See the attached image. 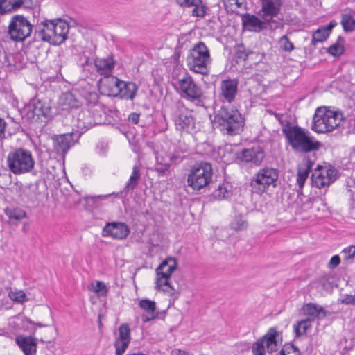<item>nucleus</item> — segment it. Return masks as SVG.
<instances>
[{
  "instance_id": "obj_53",
  "label": "nucleus",
  "mask_w": 355,
  "mask_h": 355,
  "mask_svg": "<svg viewBox=\"0 0 355 355\" xmlns=\"http://www.w3.org/2000/svg\"><path fill=\"white\" fill-rule=\"evenodd\" d=\"M313 164L314 162L309 157H306L303 159L302 166L299 168L308 173H310Z\"/></svg>"
},
{
  "instance_id": "obj_39",
  "label": "nucleus",
  "mask_w": 355,
  "mask_h": 355,
  "mask_svg": "<svg viewBox=\"0 0 355 355\" xmlns=\"http://www.w3.org/2000/svg\"><path fill=\"white\" fill-rule=\"evenodd\" d=\"M171 167V163L165 160L163 157L156 156V164L155 166V171H157L159 175H164L166 171H168Z\"/></svg>"
},
{
  "instance_id": "obj_2",
  "label": "nucleus",
  "mask_w": 355,
  "mask_h": 355,
  "mask_svg": "<svg viewBox=\"0 0 355 355\" xmlns=\"http://www.w3.org/2000/svg\"><path fill=\"white\" fill-rule=\"evenodd\" d=\"M214 123L220 131L235 135L243 130L244 119L238 110L222 106L215 114Z\"/></svg>"
},
{
  "instance_id": "obj_15",
  "label": "nucleus",
  "mask_w": 355,
  "mask_h": 355,
  "mask_svg": "<svg viewBox=\"0 0 355 355\" xmlns=\"http://www.w3.org/2000/svg\"><path fill=\"white\" fill-rule=\"evenodd\" d=\"M266 157L262 147L259 145L249 148H243L236 153V159L240 164H250L256 166H260Z\"/></svg>"
},
{
  "instance_id": "obj_38",
  "label": "nucleus",
  "mask_w": 355,
  "mask_h": 355,
  "mask_svg": "<svg viewBox=\"0 0 355 355\" xmlns=\"http://www.w3.org/2000/svg\"><path fill=\"white\" fill-rule=\"evenodd\" d=\"M4 211L10 220H19L26 217V211L19 207H7L5 209Z\"/></svg>"
},
{
  "instance_id": "obj_5",
  "label": "nucleus",
  "mask_w": 355,
  "mask_h": 355,
  "mask_svg": "<svg viewBox=\"0 0 355 355\" xmlns=\"http://www.w3.org/2000/svg\"><path fill=\"white\" fill-rule=\"evenodd\" d=\"M213 168L210 163L200 162L192 166L187 177L188 186L195 191L212 187Z\"/></svg>"
},
{
  "instance_id": "obj_29",
  "label": "nucleus",
  "mask_w": 355,
  "mask_h": 355,
  "mask_svg": "<svg viewBox=\"0 0 355 355\" xmlns=\"http://www.w3.org/2000/svg\"><path fill=\"white\" fill-rule=\"evenodd\" d=\"M94 62L97 72L101 75H104L106 78L105 81L108 79V78L112 76H110V74L111 73L115 64L112 56H109L106 58H96ZM105 83L104 84L105 85Z\"/></svg>"
},
{
  "instance_id": "obj_51",
  "label": "nucleus",
  "mask_w": 355,
  "mask_h": 355,
  "mask_svg": "<svg viewBox=\"0 0 355 355\" xmlns=\"http://www.w3.org/2000/svg\"><path fill=\"white\" fill-rule=\"evenodd\" d=\"M281 48L286 52H291L295 46L290 41L287 35H283L280 39Z\"/></svg>"
},
{
  "instance_id": "obj_17",
  "label": "nucleus",
  "mask_w": 355,
  "mask_h": 355,
  "mask_svg": "<svg viewBox=\"0 0 355 355\" xmlns=\"http://www.w3.org/2000/svg\"><path fill=\"white\" fill-rule=\"evenodd\" d=\"M141 164H136L132 168V172L131 175L129 178L128 181L126 182L124 188L121 190L119 192H113L112 193L104 195V196H98L97 198H106L111 196H114L117 198L124 199L126 198L130 192L133 191L136 187H137L140 178H141Z\"/></svg>"
},
{
  "instance_id": "obj_64",
  "label": "nucleus",
  "mask_w": 355,
  "mask_h": 355,
  "mask_svg": "<svg viewBox=\"0 0 355 355\" xmlns=\"http://www.w3.org/2000/svg\"><path fill=\"white\" fill-rule=\"evenodd\" d=\"M173 353H175V355H187V353L186 351L180 350V349L173 351Z\"/></svg>"
},
{
  "instance_id": "obj_43",
  "label": "nucleus",
  "mask_w": 355,
  "mask_h": 355,
  "mask_svg": "<svg viewBox=\"0 0 355 355\" xmlns=\"http://www.w3.org/2000/svg\"><path fill=\"white\" fill-rule=\"evenodd\" d=\"M345 46L341 43L336 42L327 49V52L334 57H340L345 53Z\"/></svg>"
},
{
  "instance_id": "obj_7",
  "label": "nucleus",
  "mask_w": 355,
  "mask_h": 355,
  "mask_svg": "<svg viewBox=\"0 0 355 355\" xmlns=\"http://www.w3.org/2000/svg\"><path fill=\"white\" fill-rule=\"evenodd\" d=\"M187 62L191 71L202 75L208 74L211 59L209 50L203 42H198L190 50Z\"/></svg>"
},
{
  "instance_id": "obj_52",
  "label": "nucleus",
  "mask_w": 355,
  "mask_h": 355,
  "mask_svg": "<svg viewBox=\"0 0 355 355\" xmlns=\"http://www.w3.org/2000/svg\"><path fill=\"white\" fill-rule=\"evenodd\" d=\"M345 260L353 259L355 255V245H351L344 248L341 252Z\"/></svg>"
},
{
  "instance_id": "obj_11",
  "label": "nucleus",
  "mask_w": 355,
  "mask_h": 355,
  "mask_svg": "<svg viewBox=\"0 0 355 355\" xmlns=\"http://www.w3.org/2000/svg\"><path fill=\"white\" fill-rule=\"evenodd\" d=\"M338 177V170L334 166L318 165L311 176V184L319 189L324 188L334 183Z\"/></svg>"
},
{
  "instance_id": "obj_14",
  "label": "nucleus",
  "mask_w": 355,
  "mask_h": 355,
  "mask_svg": "<svg viewBox=\"0 0 355 355\" xmlns=\"http://www.w3.org/2000/svg\"><path fill=\"white\" fill-rule=\"evenodd\" d=\"M261 8L258 15L261 18H266L270 21L273 28H279L281 25L280 19L277 16L282 6L281 0H261Z\"/></svg>"
},
{
  "instance_id": "obj_24",
  "label": "nucleus",
  "mask_w": 355,
  "mask_h": 355,
  "mask_svg": "<svg viewBox=\"0 0 355 355\" xmlns=\"http://www.w3.org/2000/svg\"><path fill=\"white\" fill-rule=\"evenodd\" d=\"M51 20L45 19L33 27V40L42 41L53 45Z\"/></svg>"
},
{
  "instance_id": "obj_18",
  "label": "nucleus",
  "mask_w": 355,
  "mask_h": 355,
  "mask_svg": "<svg viewBox=\"0 0 355 355\" xmlns=\"http://www.w3.org/2000/svg\"><path fill=\"white\" fill-rule=\"evenodd\" d=\"M130 234L128 226L122 222L107 223L103 229L102 236L112 237L114 239L122 240Z\"/></svg>"
},
{
  "instance_id": "obj_30",
  "label": "nucleus",
  "mask_w": 355,
  "mask_h": 355,
  "mask_svg": "<svg viewBox=\"0 0 355 355\" xmlns=\"http://www.w3.org/2000/svg\"><path fill=\"white\" fill-rule=\"evenodd\" d=\"M337 25L338 23L335 20H331L328 24L319 26L312 33L314 40H318L319 42L326 41L331 33L332 29Z\"/></svg>"
},
{
  "instance_id": "obj_59",
  "label": "nucleus",
  "mask_w": 355,
  "mask_h": 355,
  "mask_svg": "<svg viewBox=\"0 0 355 355\" xmlns=\"http://www.w3.org/2000/svg\"><path fill=\"white\" fill-rule=\"evenodd\" d=\"M336 312L330 311L328 310H325L322 306L320 308V317H318L319 320L324 319L327 317L331 316L333 314H335Z\"/></svg>"
},
{
  "instance_id": "obj_4",
  "label": "nucleus",
  "mask_w": 355,
  "mask_h": 355,
  "mask_svg": "<svg viewBox=\"0 0 355 355\" xmlns=\"http://www.w3.org/2000/svg\"><path fill=\"white\" fill-rule=\"evenodd\" d=\"M279 171L278 168L265 166L260 168L251 178L250 187L253 193L262 195L269 187H277Z\"/></svg>"
},
{
  "instance_id": "obj_62",
  "label": "nucleus",
  "mask_w": 355,
  "mask_h": 355,
  "mask_svg": "<svg viewBox=\"0 0 355 355\" xmlns=\"http://www.w3.org/2000/svg\"><path fill=\"white\" fill-rule=\"evenodd\" d=\"M80 60L82 61L81 64L83 67L92 64V62L91 59L86 55H84L83 58H81Z\"/></svg>"
},
{
  "instance_id": "obj_34",
  "label": "nucleus",
  "mask_w": 355,
  "mask_h": 355,
  "mask_svg": "<svg viewBox=\"0 0 355 355\" xmlns=\"http://www.w3.org/2000/svg\"><path fill=\"white\" fill-rule=\"evenodd\" d=\"M320 306L313 304V303H307L302 306L303 314L308 315L311 320H314L315 319H318L320 317Z\"/></svg>"
},
{
  "instance_id": "obj_36",
  "label": "nucleus",
  "mask_w": 355,
  "mask_h": 355,
  "mask_svg": "<svg viewBox=\"0 0 355 355\" xmlns=\"http://www.w3.org/2000/svg\"><path fill=\"white\" fill-rule=\"evenodd\" d=\"M230 226L235 231H243L247 229L248 223L241 214H238L231 221Z\"/></svg>"
},
{
  "instance_id": "obj_26",
  "label": "nucleus",
  "mask_w": 355,
  "mask_h": 355,
  "mask_svg": "<svg viewBox=\"0 0 355 355\" xmlns=\"http://www.w3.org/2000/svg\"><path fill=\"white\" fill-rule=\"evenodd\" d=\"M211 187L214 189L213 191L209 194L212 200H228L233 196V187L228 182H223L218 185L214 183Z\"/></svg>"
},
{
  "instance_id": "obj_9",
  "label": "nucleus",
  "mask_w": 355,
  "mask_h": 355,
  "mask_svg": "<svg viewBox=\"0 0 355 355\" xmlns=\"http://www.w3.org/2000/svg\"><path fill=\"white\" fill-rule=\"evenodd\" d=\"M175 130L181 133L192 134L196 132V119L192 111L183 104L176 106L172 114Z\"/></svg>"
},
{
  "instance_id": "obj_28",
  "label": "nucleus",
  "mask_w": 355,
  "mask_h": 355,
  "mask_svg": "<svg viewBox=\"0 0 355 355\" xmlns=\"http://www.w3.org/2000/svg\"><path fill=\"white\" fill-rule=\"evenodd\" d=\"M139 307L145 312L141 316L144 322H150L158 316V313L156 311L157 306L155 301L149 299H141L139 302Z\"/></svg>"
},
{
  "instance_id": "obj_23",
  "label": "nucleus",
  "mask_w": 355,
  "mask_h": 355,
  "mask_svg": "<svg viewBox=\"0 0 355 355\" xmlns=\"http://www.w3.org/2000/svg\"><path fill=\"white\" fill-rule=\"evenodd\" d=\"M101 123H102V121H96L88 110L79 112L77 115L75 124V126L77 128L76 131L78 132L77 140H78L80 136L89 129Z\"/></svg>"
},
{
  "instance_id": "obj_55",
  "label": "nucleus",
  "mask_w": 355,
  "mask_h": 355,
  "mask_svg": "<svg viewBox=\"0 0 355 355\" xmlns=\"http://www.w3.org/2000/svg\"><path fill=\"white\" fill-rule=\"evenodd\" d=\"M94 291L96 293L101 292L102 296H106L107 294V288L104 282L101 281H97L96 284V286L94 288Z\"/></svg>"
},
{
  "instance_id": "obj_32",
  "label": "nucleus",
  "mask_w": 355,
  "mask_h": 355,
  "mask_svg": "<svg viewBox=\"0 0 355 355\" xmlns=\"http://www.w3.org/2000/svg\"><path fill=\"white\" fill-rule=\"evenodd\" d=\"M21 0H1L0 1V13L5 14L17 10L23 5Z\"/></svg>"
},
{
  "instance_id": "obj_61",
  "label": "nucleus",
  "mask_w": 355,
  "mask_h": 355,
  "mask_svg": "<svg viewBox=\"0 0 355 355\" xmlns=\"http://www.w3.org/2000/svg\"><path fill=\"white\" fill-rule=\"evenodd\" d=\"M277 338H276V343L270 344L269 345H266L268 352L269 353H272L277 351Z\"/></svg>"
},
{
  "instance_id": "obj_42",
  "label": "nucleus",
  "mask_w": 355,
  "mask_h": 355,
  "mask_svg": "<svg viewBox=\"0 0 355 355\" xmlns=\"http://www.w3.org/2000/svg\"><path fill=\"white\" fill-rule=\"evenodd\" d=\"M35 322L29 318L24 317L21 320V329L28 333L29 336H34L36 333V328L34 327Z\"/></svg>"
},
{
  "instance_id": "obj_58",
  "label": "nucleus",
  "mask_w": 355,
  "mask_h": 355,
  "mask_svg": "<svg viewBox=\"0 0 355 355\" xmlns=\"http://www.w3.org/2000/svg\"><path fill=\"white\" fill-rule=\"evenodd\" d=\"M340 263V258L339 255H338V254L334 255L331 258V259L328 263V268L331 270L335 269L336 268H337L339 266Z\"/></svg>"
},
{
  "instance_id": "obj_56",
  "label": "nucleus",
  "mask_w": 355,
  "mask_h": 355,
  "mask_svg": "<svg viewBox=\"0 0 355 355\" xmlns=\"http://www.w3.org/2000/svg\"><path fill=\"white\" fill-rule=\"evenodd\" d=\"M338 302L343 304L353 305L355 306V295H345L344 298L339 299Z\"/></svg>"
},
{
  "instance_id": "obj_37",
  "label": "nucleus",
  "mask_w": 355,
  "mask_h": 355,
  "mask_svg": "<svg viewBox=\"0 0 355 355\" xmlns=\"http://www.w3.org/2000/svg\"><path fill=\"white\" fill-rule=\"evenodd\" d=\"M252 53V51L247 48L245 47L243 44H238L235 46V53L234 57L236 59V63H239L241 62H245L250 54Z\"/></svg>"
},
{
  "instance_id": "obj_3",
  "label": "nucleus",
  "mask_w": 355,
  "mask_h": 355,
  "mask_svg": "<svg viewBox=\"0 0 355 355\" xmlns=\"http://www.w3.org/2000/svg\"><path fill=\"white\" fill-rule=\"evenodd\" d=\"M21 114L30 123L44 125L53 116L51 101L36 96L24 106Z\"/></svg>"
},
{
  "instance_id": "obj_48",
  "label": "nucleus",
  "mask_w": 355,
  "mask_h": 355,
  "mask_svg": "<svg viewBox=\"0 0 355 355\" xmlns=\"http://www.w3.org/2000/svg\"><path fill=\"white\" fill-rule=\"evenodd\" d=\"M8 295L12 300L18 303H22L27 300L26 295L23 291L17 292L10 291Z\"/></svg>"
},
{
  "instance_id": "obj_54",
  "label": "nucleus",
  "mask_w": 355,
  "mask_h": 355,
  "mask_svg": "<svg viewBox=\"0 0 355 355\" xmlns=\"http://www.w3.org/2000/svg\"><path fill=\"white\" fill-rule=\"evenodd\" d=\"M319 43L318 40H314V37L312 36L310 44L304 47V53L311 55L317 48V44Z\"/></svg>"
},
{
  "instance_id": "obj_35",
  "label": "nucleus",
  "mask_w": 355,
  "mask_h": 355,
  "mask_svg": "<svg viewBox=\"0 0 355 355\" xmlns=\"http://www.w3.org/2000/svg\"><path fill=\"white\" fill-rule=\"evenodd\" d=\"M340 24L345 33H351L355 31V19L350 14L343 13Z\"/></svg>"
},
{
  "instance_id": "obj_8",
  "label": "nucleus",
  "mask_w": 355,
  "mask_h": 355,
  "mask_svg": "<svg viewBox=\"0 0 355 355\" xmlns=\"http://www.w3.org/2000/svg\"><path fill=\"white\" fill-rule=\"evenodd\" d=\"M105 86L109 89L108 96L121 99L132 101L137 93L138 86L133 82H126L116 76H111L106 80Z\"/></svg>"
},
{
  "instance_id": "obj_41",
  "label": "nucleus",
  "mask_w": 355,
  "mask_h": 355,
  "mask_svg": "<svg viewBox=\"0 0 355 355\" xmlns=\"http://www.w3.org/2000/svg\"><path fill=\"white\" fill-rule=\"evenodd\" d=\"M279 354L280 355H301L299 348L291 343H285Z\"/></svg>"
},
{
  "instance_id": "obj_19",
  "label": "nucleus",
  "mask_w": 355,
  "mask_h": 355,
  "mask_svg": "<svg viewBox=\"0 0 355 355\" xmlns=\"http://www.w3.org/2000/svg\"><path fill=\"white\" fill-rule=\"evenodd\" d=\"M239 81L236 78H227L220 83L219 99L225 103H231L234 101L238 93Z\"/></svg>"
},
{
  "instance_id": "obj_49",
  "label": "nucleus",
  "mask_w": 355,
  "mask_h": 355,
  "mask_svg": "<svg viewBox=\"0 0 355 355\" xmlns=\"http://www.w3.org/2000/svg\"><path fill=\"white\" fill-rule=\"evenodd\" d=\"M309 173L298 168L297 174V183L300 189H302L304 183L309 177Z\"/></svg>"
},
{
  "instance_id": "obj_27",
  "label": "nucleus",
  "mask_w": 355,
  "mask_h": 355,
  "mask_svg": "<svg viewBox=\"0 0 355 355\" xmlns=\"http://www.w3.org/2000/svg\"><path fill=\"white\" fill-rule=\"evenodd\" d=\"M327 107H320L316 109L311 124V129L318 133L328 132L327 129Z\"/></svg>"
},
{
  "instance_id": "obj_50",
  "label": "nucleus",
  "mask_w": 355,
  "mask_h": 355,
  "mask_svg": "<svg viewBox=\"0 0 355 355\" xmlns=\"http://www.w3.org/2000/svg\"><path fill=\"white\" fill-rule=\"evenodd\" d=\"M232 150V146L230 145H226L224 147H218V150L216 151V154L218 155V158H220L223 162L228 161L227 159H225L227 154H231Z\"/></svg>"
},
{
  "instance_id": "obj_25",
  "label": "nucleus",
  "mask_w": 355,
  "mask_h": 355,
  "mask_svg": "<svg viewBox=\"0 0 355 355\" xmlns=\"http://www.w3.org/2000/svg\"><path fill=\"white\" fill-rule=\"evenodd\" d=\"M37 338L33 336H17L15 338L16 344L19 346L24 355H35L37 348Z\"/></svg>"
},
{
  "instance_id": "obj_21",
  "label": "nucleus",
  "mask_w": 355,
  "mask_h": 355,
  "mask_svg": "<svg viewBox=\"0 0 355 355\" xmlns=\"http://www.w3.org/2000/svg\"><path fill=\"white\" fill-rule=\"evenodd\" d=\"M53 45L62 44L68 38L69 30V24L60 18L51 19Z\"/></svg>"
},
{
  "instance_id": "obj_31",
  "label": "nucleus",
  "mask_w": 355,
  "mask_h": 355,
  "mask_svg": "<svg viewBox=\"0 0 355 355\" xmlns=\"http://www.w3.org/2000/svg\"><path fill=\"white\" fill-rule=\"evenodd\" d=\"M326 114L327 121V125L326 124L327 129H328V132H331L340 125V122L343 120V116L340 111L331 110L327 108Z\"/></svg>"
},
{
  "instance_id": "obj_10",
  "label": "nucleus",
  "mask_w": 355,
  "mask_h": 355,
  "mask_svg": "<svg viewBox=\"0 0 355 355\" xmlns=\"http://www.w3.org/2000/svg\"><path fill=\"white\" fill-rule=\"evenodd\" d=\"M33 27L24 15H15L10 19L8 33L12 40L23 42L33 33Z\"/></svg>"
},
{
  "instance_id": "obj_63",
  "label": "nucleus",
  "mask_w": 355,
  "mask_h": 355,
  "mask_svg": "<svg viewBox=\"0 0 355 355\" xmlns=\"http://www.w3.org/2000/svg\"><path fill=\"white\" fill-rule=\"evenodd\" d=\"M177 160L181 161L180 157L179 155H172L169 157L168 162L171 163H175Z\"/></svg>"
},
{
  "instance_id": "obj_57",
  "label": "nucleus",
  "mask_w": 355,
  "mask_h": 355,
  "mask_svg": "<svg viewBox=\"0 0 355 355\" xmlns=\"http://www.w3.org/2000/svg\"><path fill=\"white\" fill-rule=\"evenodd\" d=\"M141 112H131L128 117L129 122L134 125L139 124Z\"/></svg>"
},
{
  "instance_id": "obj_45",
  "label": "nucleus",
  "mask_w": 355,
  "mask_h": 355,
  "mask_svg": "<svg viewBox=\"0 0 355 355\" xmlns=\"http://www.w3.org/2000/svg\"><path fill=\"white\" fill-rule=\"evenodd\" d=\"M194 8L192 10V15L198 17H204L206 15L207 6L202 3V1L200 0V3L195 1L194 5H192Z\"/></svg>"
},
{
  "instance_id": "obj_13",
  "label": "nucleus",
  "mask_w": 355,
  "mask_h": 355,
  "mask_svg": "<svg viewBox=\"0 0 355 355\" xmlns=\"http://www.w3.org/2000/svg\"><path fill=\"white\" fill-rule=\"evenodd\" d=\"M177 268L178 263L175 258L169 257L165 259L156 268L155 288L160 289L162 286H167L175 291V289L171 285L169 279Z\"/></svg>"
},
{
  "instance_id": "obj_60",
  "label": "nucleus",
  "mask_w": 355,
  "mask_h": 355,
  "mask_svg": "<svg viewBox=\"0 0 355 355\" xmlns=\"http://www.w3.org/2000/svg\"><path fill=\"white\" fill-rule=\"evenodd\" d=\"M6 123L3 119L0 116V141L5 138V130Z\"/></svg>"
},
{
  "instance_id": "obj_1",
  "label": "nucleus",
  "mask_w": 355,
  "mask_h": 355,
  "mask_svg": "<svg viewBox=\"0 0 355 355\" xmlns=\"http://www.w3.org/2000/svg\"><path fill=\"white\" fill-rule=\"evenodd\" d=\"M282 132L292 148L301 153H310L319 150L320 141L315 140L310 132L298 125H291L289 122L283 127Z\"/></svg>"
},
{
  "instance_id": "obj_12",
  "label": "nucleus",
  "mask_w": 355,
  "mask_h": 355,
  "mask_svg": "<svg viewBox=\"0 0 355 355\" xmlns=\"http://www.w3.org/2000/svg\"><path fill=\"white\" fill-rule=\"evenodd\" d=\"M181 95L183 98L196 103L197 106H203V92L190 76L178 80Z\"/></svg>"
},
{
  "instance_id": "obj_20",
  "label": "nucleus",
  "mask_w": 355,
  "mask_h": 355,
  "mask_svg": "<svg viewBox=\"0 0 355 355\" xmlns=\"http://www.w3.org/2000/svg\"><path fill=\"white\" fill-rule=\"evenodd\" d=\"M279 335L276 327H270L265 335L260 337L253 343L252 346L253 355H265L266 349L264 343H266V345L275 343L276 338H278Z\"/></svg>"
},
{
  "instance_id": "obj_22",
  "label": "nucleus",
  "mask_w": 355,
  "mask_h": 355,
  "mask_svg": "<svg viewBox=\"0 0 355 355\" xmlns=\"http://www.w3.org/2000/svg\"><path fill=\"white\" fill-rule=\"evenodd\" d=\"M53 148L58 155L65 156L69 148L78 141L77 139H73V132L54 135L52 136Z\"/></svg>"
},
{
  "instance_id": "obj_44",
  "label": "nucleus",
  "mask_w": 355,
  "mask_h": 355,
  "mask_svg": "<svg viewBox=\"0 0 355 355\" xmlns=\"http://www.w3.org/2000/svg\"><path fill=\"white\" fill-rule=\"evenodd\" d=\"M310 319L302 320L298 322L297 325L295 327L296 337L300 336L302 334H306L307 329L311 328Z\"/></svg>"
},
{
  "instance_id": "obj_16",
  "label": "nucleus",
  "mask_w": 355,
  "mask_h": 355,
  "mask_svg": "<svg viewBox=\"0 0 355 355\" xmlns=\"http://www.w3.org/2000/svg\"><path fill=\"white\" fill-rule=\"evenodd\" d=\"M241 19L243 28L250 32L259 33L266 29H277L273 28L272 24L266 18H262L263 20H261L257 16L250 13L241 15Z\"/></svg>"
},
{
  "instance_id": "obj_6",
  "label": "nucleus",
  "mask_w": 355,
  "mask_h": 355,
  "mask_svg": "<svg viewBox=\"0 0 355 355\" xmlns=\"http://www.w3.org/2000/svg\"><path fill=\"white\" fill-rule=\"evenodd\" d=\"M7 166L15 175H21L31 172L35 166L32 153L24 148L11 150L7 156Z\"/></svg>"
},
{
  "instance_id": "obj_47",
  "label": "nucleus",
  "mask_w": 355,
  "mask_h": 355,
  "mask_svg": "<svg viewBox=\"0 0 355 355\" xmlns=\"http://www.w3.org/2000/svg\"><path fill=\"white\" fill-rule=\"evenodd\" d=\"M130 343V341H125V340L121 341L119 340H115L114 346L116 349V352H115L116 355H123L124 354V352L126 351V349H128Z\"/></svg>"
},
{
  "instance_id": "obj_46",
  "label": "nucleus",
  "mask_w": 355,
  "mask_h": 355,
  "mask_svg": "<svg viewBox=\"0 0 355 355\" xmlns=\"http://www.w3.org/2000/svg\"><path fill=\"white\" fill-rule=\"evenodd\" d=\"M199 148L202 150V153L206 155L207 156H211L214 157L215 159H218V157L216 156V150L214 146L209 142H204L201 144L199 146Z\"/></svg>"
},
{
  "instance_id": "obj_40",
  "label": "nucleus",
  "mask_w": 355,
  "mask_h": 355,
  "mask_svg": "<svg viewBox=\"0 0 355 355\" xmlns=\"http://www.w3.org/2000/svg\"><path fill=\"white\" fill-rule=\"evenodd\" d=\"M116 340H119L121 341L125 340L130 341L131 340V329L128 323H123L119 327V336L116 338Z\"/></svg>"
},
{
  "instance_id": "obj_33",
  "label": "nucleus",
  "mask_w": 355,
  "mask_h": 355,
  "mask_svg": "<svg viewBox=\"0 0 355 355\" xmlns=\"http://www.w3.org/2000/svg\"><path fill=\"white\" fill-rule=\"evenodd\" d=\"M60 101L65 109H77L80 107V103L78 101L73 94L71 92H66L62 94L60 98Z\"/></svg>"
}]
</instances>
